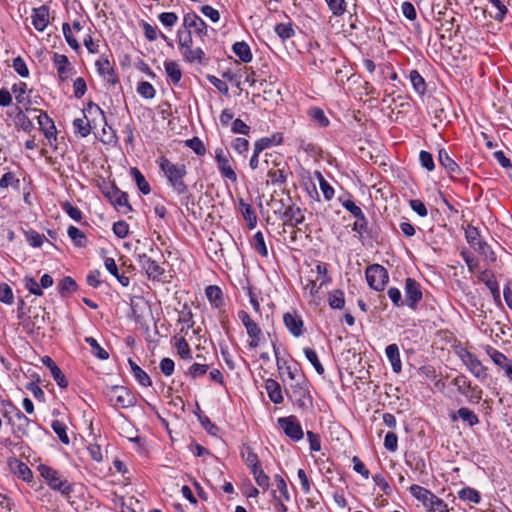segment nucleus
<instances>
[{
    "instance_id": "12",
    "label": "nucleus",
    "mask_w": 512,
    "mask_h": 512,
    "mask_svg": "<svg viewBox=\"0 0 512 512\" xmlns=\"http://www.w3.org/2000/svg\"><path fill=\"white\" fill-rule=\"evenodd\" d=\"M138 263L145 271L149 279L159 281L164 275V268H162L155 260L148 257L146 254L138 255Z\"/></svg>"
},
{
    "instance_id": "43",
    "label": "nucleus",
    "mask_w": 512,
    "mask_h": 512,
    "mask_svg": "<svg viewBox=\"0 0 512 512\" xmlns=\"http://www.w3.org/2000/svg\"><path fill=\"white\" fill-rule=\"evenodd\" d=\"M410 82L415 89V91L419 94H424L426 91V83L424 78L420 75L417 70H412L409 73Z\"/></svg>"
},
{
    "instance_id": "23",
    "label": "nucleus",
    "mask_w": 512,
    "mask_h": 512,
    "mask_svg": "<svg viewBox=\"0 0 512 512\" xmlns=\"http://www.w3.org/2000/svg\"><path fill=\"white\" fill-rule=\"evenodd\" d=\"M409 491L426 508L429 506V504L431 503V501H433L435 497V494L432 493L430 490L416 484L410 486Z\"/></svg>"
},
{
    "instance_id": "37",
    "label": "nucleus",
    "mask_w": 512,
    "mask_h": 512,
    "mask_svg": "<svg viewBox=\"0 0 512 512\" xmlns=\"http://www.w3.org/2000/svg\"><path fill=\"white\" fill-rule=\"evenodd\" d=\"M480 279L489 288L493 297L495 299H499L500 298L499 286H498V283H497L495 277L493 276V274L489 271H484L482 273V275L480 276Z\"/></svg>"
},
{
    "instance_id": "29",
    "label": "nucleus",
    "mask_w": 512,
    "mask_h": 512,
    "mask_svg": "<svg viewBox=\"0 0 512 512\" xmlns=\"http://www.w3.org/2000/svg\"><path fill=\"white\" fill-rule=\"evenodd\" d=\"M265 389L270 400L275 404H280L283 402V395L280 384L273 380L268 379L265 383Z\"/></svg>"
},
{
    "instance_id": "25",
    "label": "nucleus",
    "mask_w": 512,
    "mask_h": 512,
    "mask_svg": "<svg viewBox=\"0 0 512 512\" xmlns=\"http://www.w3.org/2000/svg\"><path fill=\"white\" fill-rule=\"evenodd\" d=\"M205 294L214 308H220L224 305V298L222 290L216 285H209L205 289Z\"/></svg>"
},
{
    "instance_id": "64",
    "label": "nucleus",
    "mask_w": 512,
    "mask_h": 512,
    "mask_svg": "<svg viewBox=\"0 0 512 512\" xmlns=\"http://www.w3.org/2000/svg\"><path fill=\"white\" fill-rule=\"evenodd\" d=\"M429 512H449L447 504L435 495L433 501L427 507Z\"/></svg>"
},
{
    "instance_id": "31",
    "label": "nucleus",
    "mask_w": 512,
    "mask_h": 512,
    "mask_svg": "<svg viewBox=\"0 0 512 512\" xmlns=\"http://www.w3.org/2000/svg\"><path fill=\"white\" fill-rule=\"evenodd\" d=\"M164 68L169 80L173 84H178L182 78L179 64L173 60H167L164 62Z\"/></svg>"
},
{
    "instance_id": "48",
    "label": "nucleus",
    "mask_w": 512,
    "mask_h": 512,
    "mask_svg": "<svg viewBox=\"0 0 512 512\" xmlns=\"http://www.w3.org/2000/svg\"><path fill=\"white\" fill-rule=\"evenodd\" d=\"M458 496L461 500L469 501L478 504L481 501L480 493L471 487H466L458 492Z\"/></svg>"
},
{
    "instance_id": "61",
    "label": "nucleus",
    "mask_w": 512,
    "mask_h": 512,
    "mask_svg": "<svg viewBox=\"0 0 512 512\" xmlns=\"http://www.w3.org/2000/svg\"><path fill=\"white\" fill-rule=\"evenodd\" d=\"M185 144L199 156H203L206 153V148L198 137L186 140Z\"/></svg>"
},
{
    "instance_id": "17",
    "label": "nucleus",
    "mask_w": 512,
    "mask_h": 512,
    "mask_svg": "<svg viewBox=\"0 0 512 512\" xmlns=\"http://www.w3.org/2000/svg\"><path fill=\"white\" fill-rule=\"evenodd\" d=\"M283 321L288 331L295 337L303 334L304 322L297 313L287 312L283 316Z\"/></svg>"
},
{
    "instance_id": "14",
    "label": "nucleus",
    "mask_w": 512,
    "mask_h": 512,
    "mask_svg": "<svg viewBox=\"0 0 512 512\" xmlns=\"http://www.w3.org/2000/svg\"><path fill=\"white\" fill-rule=\"evenodd\" d=\"M183 26L188 29V31L193 29L195 34L201 38L207 36V24L194 12L184 15Z\"/></svg>"
},
{
    "instance_id": "42",
    "label": "nucleus",
    "mask_w": 512,
    "mask_h": 512,
    "mask_svg": "<svg viewBox=\"0 0 512 512\" xmlns=\"http://www.w3.org/2000/svg\"><path fill=\"white\" fill-rule=\"evenodd\" d=\"M15 125L16 127L22 129L25 132H31L34 128L32 121L29 119L27 115L23 113L20 108H17V114L15 116Z\"/></svg>"
},
{
    "instance_id": "44",
    "label": "nucleus",
    "mask_w": 512,
    "mask_h": 512,
    "mask_svg": "<svg viewBox=\"0 0 512 512\" xmlns=\"http://www.w3.org/2000/svg\"><path fill=\"white\" fill-rule=\"evenodd\" d=\"M284 216L293 226L301 224L304 221V215L302 211L297 207H288L284 212Z\"/></svg>"
},
{
    "instance_id": "55",
    "label": "nucleus",
    "mask_w": 512,
    "mask_h": 512,
    "mask_svg": "<svg viewBox=\"0 0 512 512\" xmlns=\"http://www.w3.org/2000/svg\"><path fill=\"white\" fill-rule=\"evenodd\" d=\"M76 286V282L71 277H64L58 285L59 293L66 296L75 291Z\"/></svg>"
},
{
    "instance_id": "5",
    "label": "nucleus",
    "mask_w": 512,
    "mask_h": 512,
    "mask_svg": "<svg viewBox=\"0 0 512 512\" xmlns=\"http://www.w3.org/2000/svg\"><path fill=\"white\" fill-rule=\"evenodd\" d=\"M365 275L368 285L376 291H382L389 279L387 270L379 264L368 266Z\"/></svg>"
},
{
    "instance_id": "58",
    "label": "nucleus",
    "mask_w": 512,
    "mask_h": 512,
    "mask_svg": "<svg viewBox=\"0 0 512 512\" xmlns=\"http://www.w3.org/2000/svg\"><path fill=\"white\" fill-rule=\"evenodd\" d=\"M63 34L65 36V39L69 46L75 50L78 51L80 49V44L77 41V39L74 37L72 33V28L68 23H64L62 26Z\"/></svg>"
},
{
    "instance_id": "4",
    "label": "nucleus",
    "mask_w": 512,
    "mask_h": 512,
    "mask_svg": "<svg viewBox=\"0 0 512 512\" xmlns=\"http://www.w3.org/2000/svg\"><path fill=\"white\" fill-rule=\"evenodd\" d=\"M215 161L221 176L236 184L238 177L235 172V162L229 152H226L223 148H217L215 150Z\"/></svg>"
},
{
    "instance_id": "15",
    "label": "nucleus",
    "mask_w": 512,
    "mask_h": 512,
    "mask_svg": "<svg viewBox=\"0 0 512 512\" xmlns=\"http://www.w3.org/2000/svg\"><path fill=\"white\" fill-rule=\"evenodd\" d=\"M83 117L90 122L94 128L106 125L105 114L95 103H88V105L83 109Z\"/></svg>"
},
{
    "instance_id": "11",
    "label": "nucleus",
    "mask_w": 512,
    "mask_h": 512,
    "mask_svg": "<svg viewBox=\"0 0 512 512\" xmlns=\"http://www.w3.org/2000/svg\"><path fill=\"white\" fill-rule=\"evenodd\" d=\"M3 416L13 425H16L17 430L23 434L27 433V429L31 423L30 419L24 415L17 407L10 405L6 409Z\"/></svg>"
},
{
    "instance_id": "3",
    "label": "nucleus",
    "mask_w": 512,
    "mask_h": 512,
    "mask_svg": "<svg viewBox=\"0 0 512 512\" xmlns=\"http://www.w3.org/2000/svg\"><path fill=\"white\" fill-rule=\"evenodd\" d=\"M38 471L51 489L59 491L64 496H69L73 491L72 485L54 468L40 464Z\"/></svg>"
},
{
    "instance_id": "10",
    "label": "nucleus",
    "mask_w": 512,
    "mask_h": 512,
    "mask_svg": "<svg viewBox=\"0 0 512 512\" xmlns=\"http://www.w3.org/2000/svg\"><path fill=\"white\" fill-rule=\"evenodd\" d=\"M453 384L457 387L459 393L464 395L469 402L479 403L482 398V391L477 387H472L471 382L465 376H457L453 379Z\"/></svg>"
},
{
    "instance_id": "26",
    "label": "nucleus",
    "mask_w": 512,
    "mask_h": 512,
    "mask_svg": "<svg viewBox=\"0 0 512 512\" xmlns=\"http://www.w3.org/2000/svg\"><path fill=\"white\" fill-rule=\"evenodd\" d=\"M53 63L62 80H65L70 76L71 69L69 67L68 58L65 55L55 53L53 56Z\"/></svg>"
},
{
    "instance_id": "30",
    "label": "nucleus",
    "mask_w": 512,
    "mask_h": 512,
    "mask_svg": "<svg viewBox=\"0 0 512 512\" xmlns=\"http://www.w3.org/2000/svg\"><path fill=\"white\" fill-rule=\"evenodd\" d=\"M232 51L244 63H249L253 58L251 49L245 41L234 43Z\"/></svg>"
},
{
    "instance_id": "18",
    "label": "nucleus",
    "mask_w": 512,
    "mask_h": 512,
    "mask_svg": "<svg viewBox=\"0 0 512 512\" xmlns=\"http://www.w3.org/2000/svg\"><path fill=\"white\" fill-rule=\"evenodd\" d=\"M8 466L10 471L17 475L20 479L26 482H30L33 479V473L31 469L22 461L17 458H9Z\"/></svg>"
},
{
    "instance_id": "45",
    "label": "nucleus",
    "mask_w": 512,
    "mask_h": 512,
    "mask_svg": "<svg viewBox=\"0 0 512 512\" xmlns=\"http://www.w3.org/2000/svg\"><path fill=\"white\" fill-rule=\"evenodd\" d=\"M304 354L306 359L312 364L314 369L319 375H323L325 372V369L323 365L320 363L317 353L314 349L306 347L304 348Z\"/></svg>"
},
{
    "instance_id": "9",
    "label": "nucleus",
    "mask_w": 512,
    "mask_h": 512,
    "mask_svg": "<svg viewBox=\"0 0 512 512\" xmlns=\"http://www.w3.org/2000/svg\"><path fill=\"white\" fill-rule=\"evenodd\" d=\"M278 424L291 440L300 441L303 438V429L295 416L281 417L278 419Z\"/></svg>"
},
{
    "instance_id": "35",
    "label": "nucleus",
    "mask_w": 512,
    "mask_h": 512,
    "mask_svg": "<svg viewBox=\"0 0 512 512\" xmlns=\"http://www.w3.org/2000/svg\"><path fill=\"white\" fill-rule=\"evenodd\" d=\"M129 365L131 367V371L135 377V379L139 382L140 385L144 387H148L152 384L150 377L148 374L142 370L134 361L129 359Z\"/></svg>"
},
{
    "instance_id": "34",
    "label": "nucleus",
    "mask_w": 512,
    "mask_h": 512,
    "mask_svg": "<svg viewBox=\"0 0 512 512\" xmlns=\"http://www.w3.org/2000/svg\"><path fill=\"white\" fill-rule=\"evenodd\" d=\"M307 114L309 118L319 127H327L330 123L324 111L319 107H311L308 109Z\"/></svg>"
},
{
    "instance_id": "7",
    "label": "nucleus",
    "mask_w": 512,
    "mask_h": 512,
    "mask_svg": "<svg viewBox=\"0 0 512 512\" xmlns=\"http://www.w3.org/2000/svg\"><path fill=\"white\" fill-rule=\"evenodd\" d=\"M461 361L467 367V369L479 380H485L487 378V369L481 363V361L471 352L467 350H460L458 353Z\"/></svg>"
},
{
    "instance_id": "27",
    "label": "nucleus",
    "mask_w": 512,
    "mask_h": 512,
    "mask_svg": "<svg viewBox=\"0 0 512 512\" xmlns=\"http://www.w3.org/2000/svg\"><path fill=\"white\" fill-rule=\"evenodd\" d=\"M452 421H456L458 418L467 422L470 427H473L479 423L478 416L474 413V411L469 408L462 407L456 413H452L450 415Z\"/></svg>"
},
{
    "instance_id": "49",
    "label": "nucleus",
    "mask_w": 512,
    "mask_h": 512,
    "mask_svg": "<svg viewBox=\"0 0 512 512\" xmlns=\"http://www.w3.org/2000/svg\"><path fill=\"white\" fill-rule=\"evenodd\" d=\"M329 10L336 17L342 16L347 10V3L345 0H325Z\"/></svg>"
},
{
    "instance_id": "16",
    "label": "nucleus",
    "mask_w": 512,
    "mask_h": 512,
    "mask_svg": "<svg viewBox=\"0 0 512 512\" xmlns=\"http://www.w3.org/2000/svg\"><path fill=\"white\" fill-rule=\"evenodd\" d=\"M422 299L420 284L412 278L405 281V301L406 304L414 309L417 303Z\"/></svg>"
},
{
    "instance_id": "57",
    "label": "nucleus",
    "mask_w": 512,
    "mask_h": 512,
    "mask_svg": "<svg viewBox=\"0 0 512 512\" xmlns=\"http://www.w3.org/2000/svg\"><path fill=\"white\" fill-rule=\"evenodd\" d=\"M175 347L177 349L178 354L181 356V358H183V359H191L192 358L190 346H189L188 342L183 337L176 339Z\"/></svg>"
},
{
    "instance_id": "21",
    "label": "nucleus",
    "mask_w": 512,
    "mask_h": 512,
    "mask_svg": "<svg viewBox=\"0 0 512 512\" xmlns=\"http://www.w3.org/2000/svg\"><path fill=\"white\" fill-rule=\"evenodd\" d=\"M95 66L97 68L98 73L109 83L115 84L117 83V78L114 73V69L106 58H101L96 61Z\"/></svg>"
},
{
    "instance_id": "24",
    "label": "nucleus",
    "mask_w": 512,
    "mask_h": 512,
    "mask_svg": "<svg viewBox=\"0 0 512 512\" xmlns=\"http://www.w3.org/2000/svg\"><path fill=\"white\" fill-rule=\"evenodd\" d=\"M466 239L468 243L476 248L479 252L486 254V250H489V247L486 243L480 241L479 232L477 228L473 226H468L465 232Z\"/></svg>"
},
{
    "instance_id": "52",
    "label": "nucleus",
    "mask_w": 512,
    "mask_h": 512,
    "mask_svg": "<svg viewBox=\"0 0 512 512\" xmlns=\"http://www.w3.org/2000/svg\"><path fill=\"white\" fill-rule=\"evenodd\" d=\"M51 427L63 444L68 445L70 443V439L66 432V425L64 423H62L61 421L55 420L52 422Z\"/></svg>"
},
{
    "instance_id": "62",
    "label": "nucleus",
    "mask_w": 512,
    "mask_h": 512,
    "mask_svg": "<svg viewBox=\"0 0 512 512\" xmlns=\"http://www.w3.org/2000/svg\"><path fill=\"white\" fill-rule=\"evenodd\" d=\"M24 287L31 293L36 296H41L43 294L42 289L40 288V285L38 282L30 276H26L23 279Z\"/></svg>"
},
{
    "instance_id": "59",
    "label": "nucleus",
    "mask_w": 512,
    "mask_h": 512,
    "mask_svg": "<svg viewBox=\"0 0 512 512\" xmlns=\"http://www.w3.org/2000/svg\"><path fill=\"white\" fill-rule=\"evenodd\" d=\"M276 34L282 39L286 40L294 35V30L290 23H280L275 26Z\"/></svg>"
},
{
    "instance_id": "63",
    "label": "nucleus",
    "mask_w": 512,
    "mask_h": 512,
    "mask_svg": "<svg viewBox=\"0 0 512 512\" xmlns=\"http://www.w3.org/2000/svg\"><path fill=\"white\" fill-rule=\"evenodd\" d=\"M356 221L353 224V231L357 232L359 237H362L363 234H365L368 230V222L364 215V213L361 214V216L355 217Z\"/></svg>"
},
{
    "instance_id": "28",
    "label": "nucleus",
    "mask_w": 512,
    "mask_h": 512,
    "mask_svg": "<svg viewBox=\"0 0 512 512\" xmlns=\"http://www.w3.org/2000/svg\"><path fill=\"white\" fill-rule=\"evenodd\" d=\"M386 356L395 373H400L402 369L399 347L397 344H390L386 347Z\"/></svg>"
},
{
    "instance_id": "47",
    "label": "nucleus",
    "mask_w": 512,
    "mask_h": 512,
    "mask_svg": "<svg viewBox=\"0 0 512 512\" xmlns=\"http://www.w3.org/2000/svg\"><path fill=\"white\" fill-rule=\"evenodd\" d=\"M67 233L76 246L84 247L86 245L87 238L85 234L77 227L69 226Z\"/></svg>"
},
{
    "instance_id": "20",
    "label": "nucleus",
    "mask_w": 512,
    "mask_h": 512,
    "mask_svg": "<svg viewBox=\"0 0 512 512\" xmlns=\"http://www.w3.org/2000/svg\"><path fill=\"white\" fill-rule=\"evenodd\" d=\"M42 363L50 370V373L57 383V385L61 388H66L68 386V381L61 371V369L55 364L49 356H44L42 358Z\"/></svg>"
},
{
    "instance_id": "6",
    "label": "nucleus",
    "mask_w": 512,
    "mask_h": 512,
    "mask_svg": "<svg viewBox=\"0 0 512 512\" xmlns=\"http://www.w3.org/2000/svg\"><path fill=\"white\" fill-rule=\"evenodd\" d=\"M238 318L246 328L247 334L250 338L248 346L252 349L259 347L262 336V331L259 325L253 321L250 315L244 310L238 312Z\"/></svg>"
},
{
    "instance_id": "60",
    "label": "nucleus",
    "mask_w": 512,
    "mask_h": 512,
    "mask_svg": "<svg viewBox=\"0 0 512 512\" xmlns=\"http://www.w3.org/2000/svg\"><path fill=\"white\" fill-rule=\"evenodd\" d=\"M320 190L325 200L330 201L334 197V188L325 180V178L319 173L318 174Z\"/></svg>"
},
{
    "instance_id": "2",
    "label": "nucleus",
    "mask_w": 512,
    "mask_h": 512,
    "mask_svg": "<svg viewBox=\"0 0 512 512\" xmlns=\"http://www.w3.org/2000/svg\"><path fill=\"white\" fill-rule=\"evenodd\" d=\"M103 394L109 404L116 409L129 408L136 403V397L124 386H106Z\"/></svg>"
},
{
    "instance_id": "19",
    "label": "nucleus",
    "mask_w": 512,
    "mask_h": 512,
    "mask_svg": "<svg viewBox=\"0 0 512 512\" xmlns=\"http://www.w3.org/2000/svg\"><path fill=\"white\" fill-rule=\"evenodd\" d=\"M289 397L300 408H306L307 405L311 402L308 390L299 383L291 386Z\"/></svg>"
},
{
    "instance_id": "40",
    "label": "nucleus",
    "mask_w": 512,
    "mask_h": 512,
    "mask_svg": "<svg viewBox=\"0 0 512 512\" xmlns=\"http://www.w3.org/2000/svg\"><path fill=\"white\" fill-rule=\"evenodd\" d=\"M329 306L333 309H342L345 305L344 293L340 289H335L328 294Z\"/></svg>"
},
{
    "instance_id": "8",
    "label": "nucleus",
    "mask_w": 512,
    "mask_h": 512,
    "mask_svg": "<svg viewBox=\"0 0 512 512\" xmlns=\"http://www.w3.org/2000/svg\"><path fill=\"white\" fill-rule=\"evenodd\" d=\"M104 194L118 211L128 213L132 210L128 202V195L116 186L107 187Z\"/></svg>"
},
{
    "instance_id": "41",
    "label": "nucleus",
    "mask_w": 512,
    "mask_h": 512,
    "mask_svg": "<svg viewBox=\"0 0 512 512\" xmlns=\"http://www.w3.org/2000/svg\"><path fill=\"white\" fill-rule=\"evenodd\" d=\"M252 248L257 251L262 257L268 256V250L264 240V235L261 231L254 234L251 242Z\"/></svg>"
},
{
    "instance_id": "32",
    "label": "nucleus",
    "mask_w": 512,
    "mask_h": 512,
    "mask_svg": "<svg viewBox=\"0 0 512 512\" xmlns=\"http://www.w3.org/2000/svg\"><path fill=\"white\" fill-rule=\"evenodd\" d=\"M267 176L273 185H281L287 181L288 169L285 166L281 168H270L267 172Z\"/></svg>"
},
{
    "instance_id": "56",
    "label": "nucleus",
    "mask_w": 512,
    "mask_h": 512,
    "mask_svg": "<svg viewBox=\"0 0 512 512\" xmlns=\"http://www.w3.org/2000/svg\"><path fill=\"white\" fill-rule=\"evenodd\" d=\"M251 472L254 476V479H255L257 485L260 486L261 488H263L264 490H267L270 485V479L266 475V473L263 471V469L261 467H259V468L253 469V471H251Z\"/></svg>"
},
{
    "instance_id": "54",
    "label": "nucleus",
    "mask_w": 512,
    "mask_h": 512,
    "mask_svg": "<svg viewBox=\"0 0 512 512\" xmlns=\"http://www.w3.org/2000/svg\"><path fill=\"white\" fill-rule=\"evenodd\" d=\"M316 279L319 280L320 286H325L331 282V278L328 275L327 264L318 262L316 265Z\"/></svg>"
},
{
    "instance_id": "53",
    "label": "nucleus",
    "mask_w": 512,
    "mask_h": 512,
    "mask_svg": "<svg viewBox=\"0 0 512 512\" xmlns=\"http://www.w3.org/2000/svg\"><path fill=\"white\" fill-rule=\"evenodd\" d=\"M243 459L246 465L253 471V469L259 468L260 463L256 453H254L249 447L242 452Z\"/></svg>"
},
{
    "instance_id": "38",
    "label": "nucleus",
    "mask_w": 512,
    "mask_h": 512,
    "mask_svg": "<svg viewBox=\"0 0 512 512\" xmlns=\"http://www.w3.org/2000/svg\"><path fill=\"white\" fill-rule=\"evenodd\" d=\"M184 59L189 63H199L203 64L205 61V53L201 48L192 49V47L188 50H184L182 53Z\"/></svg>"
},
{
    "instance_id": "46",
    "label": "nucleus",
    "mask_w": 512,
    "mask_h": 512,
    "mask_svg": "<svg viewBox=\"0 0 512 512\" xmlns=\"http://www.w3.org/2000/svg\"><path fill=\"white\" fill-rule=\"evenodd\" d=\"M85 342L91 347L92 354L101 360H106L109 358L108 352L102 348L97 340L93 337H86Z\"/></svg>"
},
{
    "instance_id": "50",
    "label": "nucleus",
    "mask_w": 512,
    "mask_h": 512,
    "mask_svg": "<svg viewBox=\"0 0 512 512\" xmlns=\"http://www.w3.org/2000/svg\"><path fill=\"white\" fill-rule=\"evenodd\" d=\"M177 40H178V46L183 53L184 50H188L192 47L193 39L191 36V31L184 32L182 30L177 31Z\"/></svg>"
},
{
    "instance_id": "13",
    "label": "nucleus",
    "mask_w": 512,
    "mask_h": 512,
    "mask_svg": "<svg viewBox=\"0 0 512 512\" xmlns=\"http://www.w3.org/2000/svg\"><path fill=\"white\" fill-rule=\"evenodd\" d=\"M32 25L38 32H43L50 23V11L47 5H41L31 10Z\"/></svg>"
},
{
    "instance_id": "1",
    "label": "nucleus",
    "mask_w": 512,
    "mask_h": 512,
    "mask_svg": "<svg viewBox=\"0 0 512 512\" xmlns=\"http://www.w3.org/2000/svg\"><path fill=\"white\" fill-rule=\"evenodd\" d=\"M157 163L173 191L178 195L187 193L188 186L184 181L187 175L186 165L183 163H173L165 156L159 157Z\"/></svg>"
},
{
    "instance_id": "51",
    "label": "nucleus",
    "mask_w": 512,
    "mask_h": 512,
    "mask_svg": "<svg viewBox=\"0 0 512 512\" xmlns=\"http://www.w3.org/2000/svg\"><path fill=\"white\" fill-rule=\"evenodd\" d=\"M137 93L145 99H152L156 95V90L151 83L141 81L138 83Z\"/></svg>"
},
{
    "instance_id": "39",
    "label": "nucleus",
    "mask_w": 512,
    "mask_h": 512,
    "mask_svg": "<svg viewBox=\"0 0 512 512\" xmlns=\"http://www.w3.org/2000/svg\"><path fill=\"white\" fill-rule=\"evenodd\" d=\"M73 127L75 133L79 134L81 137H87L91 133V130L95 129L84 117L74 119Z\"/></svg>"
},
{
    "instance_id": "22",
    "label": "nucleus",
    "mask_w": 512,
    "mask_h": 512,
    "mask_svg": "<svg viewBox=\"0 0 512 512\" xmlns=\"http://www.w3.org/2000/svg\"><path fill=\"white\" fill-rule=\"evenodd\" d=\"M438 160L440 164L447 170L451 177H455L460 174L461 168L458 164L449 156L446 150L440 149L438 152Z\"/></svg>"
},
{
    "instance_id": "36",
    "label": "nucleus",
    "mask_w": 512,
    "mask_h": 512,
    "mask_svg": "<svg viewBox=\"0 0 512 512\" xmlns=\"http://www.w3.org/2000/svg\"><path fill=\"white\" fill-rule=\"evenodd\" d=\"M240 211L242 213L243 218L247 222V225L250 229H253L257 223V216L250 204H247L240 201Z\"/></svg>"
},
{
    "instance_id": "33",
    "label": "nucleus",
    "mask_w": 512,
    "mask_h": 512,
    "mask_svg": "<svg viewBox=\"0 0 512 512\" xmlns=\"http://www.w3.org/2000/svg\"><path fill=\"white\" fill-rule=\"evenodd\" d=\"M130 175L133 176L138 189L144 195H148L151 192L150 184L148 183V181L145 179L144 175L141 173V171L138 168L132 167L130 169Z\"/></svg>"
}]
</instances>
